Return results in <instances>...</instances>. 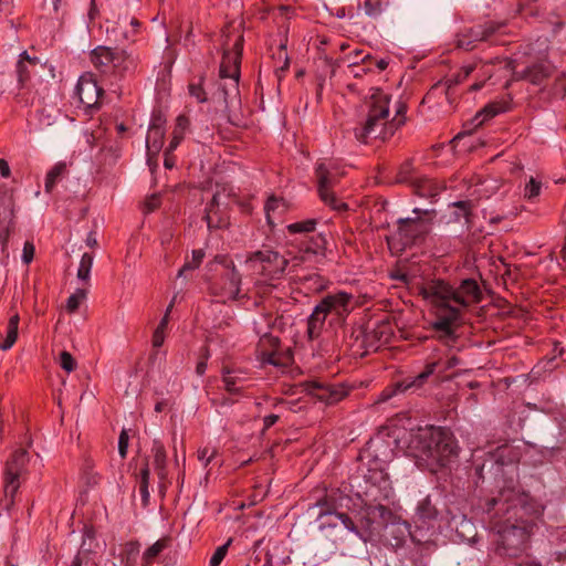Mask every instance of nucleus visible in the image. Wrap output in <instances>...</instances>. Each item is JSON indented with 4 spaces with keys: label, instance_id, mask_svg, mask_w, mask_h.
Listing matches in <instances>:
<instances>
[{
    "label": "nucleus",
    "instance_id": "nucleus-1",
    "mask_svg": "<svg viewBox=\"0 0 566 566\" xmlns=\"http://www.w3.org/2000/svg\"><path fill=\"white\" fill-rule=\"evenodd\" d=\"M421 295L437 308V318L432 323L434 336L449 346L455 339L460 323V308L476 303L481 298V290L474 280L462 281L453 290L442 281H432L423 285Z\"/></svg>",
    "mask_w": 566,
    "mask_h": 566
},
{
    "label": "nucleus",
    "instance_id": "nucleus-32",
    "mask_svg": "<svg viewBox=\"0 0 566 566\" xmlns=\"http://www.w3.org/2000/svg\"><path fill=\"white\" fill-rule=\"evenodd\" d=\"M86 290L77 289L73 294H71L66 301V310L70 313H74L80 304L86 298Z\"/></svg>",
    "mask_w": 566,
    "mask_h": 566
},
{
    "label": "nucleus",
    "instance_id": "nucleus-45",
    "mask_svg": "<svg viewBox=\"0 0 566 566\" xmlns=\"http://www.w3.org/2000/svg\"><path fill=\"white\" fill-rule=\"evenodd\" d=\"M202 258H203L202 251H200V250L193 251L192 252V263L191 264L186 263L184 269L179 270V276L181 275V272L184 270H190V269L197 268L199 265V263L201 262Z\"/></svg>",
    "mask_w": 566,
    "mask_h": 566
},
{
    "label": "nucleus",
    "instance_id": "nucleus-64",
    "mask_svg": "<svg viewBox=\"0 0 566 566\" xmlns=\"http://www.w3.org/2000/svg\"><path fill=\"white\" fill-rule=\"evenodd\" d=\"M171 70H172V61H169V63H168V72H169V74L171 73Z\"/></svg>",
    "mask_w": 566,
    "mask_h": 566
},
{
    "label": "nucleus",
    "instance_id": "nucleus-9",
    "mask_svg": "<svg viewBox=\"0 0 566 566\" xmlns=\"http://www.w3.org/2000/svg\"><path fill=\"white\" fill-rule=\"evenodd\" d=\"M29 454L25 450H17L7 461L3 475V493L6 509H10L14 502V495L20 488V479L28 472Z\"/></svg>",
    "mask_w": 566,
    "mask_h": 566
},
{
    "label": "nucleus",
    "instance_id": "nucleus-16",
    "mask_svg": "<svg viewBox=\"0 0 566 566\" xmlns=\"http://www.w3.org/2000/svg\"><path fill=\"white\" fill-rule=\"evenodd\" d=\"M13 218V200L9 190L0 191V240L4 244Z\"/></svg>",
    "mask_w": 566,
    "mask_h": 566
},
{
    "label": "nucleus",
    "instance_id": "nucleus-29",
    "mask_svg": "<svg viewBox=\"0 0 566 566\" xmlns=\"http://www.w3.org/2000/svg\"><path fill=\"white\" fill-rule=\"evenodd\" d=\"M270 364L285 373L293 364V356H262L261 365Z\"/></svg>",
    "mask_w": 566,
    "mask_h": 566
},
{
    "label": "nucleus",
    "instance_id": "nucleus-51",
    "mask_svg": "<svg viewBox=\"0 0 566 566\" xmlns=\"http://www.w3.org/2000/svg\"><path fill=\"white\" fill-rule=\"evenodd\" d=\"M543 366V368H548V369H552L554 367L553 365V358H548V359H541L537 364V366L533 369L534 374H539V371L535 370V369H538Z\"/></svg>",
    "mask_w": 566,
    "mask_h": 566
},
{
    "label": "nucleus",
    "instance_id": "nucleus-23",
    "mask_svg": "<svg viewBox=\"0 0 566 566\" xmlns=\"http://www.w3.org/2000/svg\"><path fill=\"white\" fill-rule=\"evenodd\" d=\"M39 64V60L36 57H30L27 52H22L20 54V60L18 61L17 72H18V81L21 85L29 78V67H34Z\"/></svg>",
    "mask_w": 566,
    "mask_h": 566
},
{
    "label": "nucleus",
    "instance_id": "nucleus-39",
    "mask_svg": "<svg viewBox=\"0 0 566 566\" xmlns=\"http://www.w3.org/2000/svg\"><path fill=\"white\" fill-rule=\"evenodd\" d=\"M154 458H155V464L158 470V474L160 478L164 476V465H165V451L161 447H155L154 449Z\"/></svg>",
    "mask_w": 566,
    "mask_h": 566
},
{
    "label": "nucleus",
    "instance_id": "nucleus-52",
    "mask_svg": "<svg viewBox=\"0 0 566 566\" xmlns=\"http://www.w3.org/2000/svg\"><path fill=\"white\" fill-rule=\"evenodd\" d=\"M475 70V65L473 64H469V65H464L462 67V74H459V80L458 81H462L464 80L465 77H468L473 71Z\"/></svg>",
    "mask_w": 566,
    "mask_h": 566
},
{
    "label": "nucleus",
    "instance_id": "nucleus-55",
    "mask_svg": "<svg viewBox=\"0 0 566 566\" xmlns=\"http://www.w3.org/2000/svg\"><path fill=\"white\" fill-rule=\"evenodd\" d=\"M279 419V416L276 415H269L264 418V427L270 428L272 427Z\"/></svg>",
    "mask_w": 566,
    "mask_h": 566
},
{
    "label": "nucleus",
    "instance_id": "nucleus-19",
    "mask_svg": "<svg viewBox=\"0 0 566 566\" xmlns=\"http://www.w3.org/2000/svg\"><path fill=\"white\" fill-rule=\"evenodd\" d=\"M113 51L106 46H98L91 52V62L102 73L112 71Z\"/></svg>",
    "mask_w": 566,
    "mask_h": 566
},
{
    "label": "nucleus",
    "instance_id": "nucleus-30",
    "mask_svg": "<svg viewBox=\"0 0 566 566\" xmlns=\"http://www.w3.org/2000/svg\"><path fill=\"white\" fill-rule=\"evenodd\" d=\"M93 265V255L88 253H84L81 258L78 270H77V279L87 282L90 280V273Z\"/></svg>",
    "mask_w": 566,
    "mask_h": 566
},
{
    "label": "nucleus",
    "instance_id": "nucleus-47",
    "mask_svg": "<svg viewBox=\"0 0 566 566\" xmlns=\"http://www.w3.org/2000/svg\"><path fill=\"white\" fill-rule=\"evenodd\" d=\"M164 340H165V333L155 331L153 334V339H151L153 347L154 348L160 347L164 344Z\"/></svg>",
    "mask_w": 566,
    "mask_h": 566
},
{
    "label": "nucleus",
    "instance_id": "nucleus-7",
    "mask_svg": "<svg viewBox=\"0 0 566 566\" xmlns=\"http://www.w3.org/2000/svg\"><path fill=\"white\" fill-rule=\"evenodd\" d=\"M242 42V35L238 34L233 41L228 36L223 43L226 50L220 66V77L223 81H228V83H224L222 86L224 101H227L229 95L237 94L238 92Z\"/></svg>",
    "mask_w": 566,
    "mask_h": 566
},
{
    "label": "nucleus",
    "instance_id": "nucleus-41",
    "mask_svg": "<svg viewBox=\"0 0 566 566\" xmlns=\"http://www.w3.org/2000/svg\"><path fill=\"white\" fill-rule=\"evenodd\" d=\"M189 94L195 97L198 102H205L207 99L206 92L201 87V81L198 83H191L189 85Z\"/></svg>",
    "mask_w": 566,
    "mask_h": 566
},
{
    "label": "nucleus",
    "instance_id": "nucleus-53",
    "mask_svg": "<svg viewBox=\"0 0 566 566\" xmlns=\"http://www.w3.org/2000/svg\"><path fill=\"white\" fill-rule=\"evenodd\" d=\"M0 174L4 178L10 176V168L4 159H0Z\"/></svg>",
    "mask_w": 566,
    "mask_h": 566
},
{
    "label": "nucleus",
    "instance_id": "nucleus-4",
    "mask_svg": "<svg viewBox=\"0 0 566 566\" xmlns=\"http://www.w3.org/2000/svg\"><path fill=\"white\" fill-rule=\"evenodd\" d=\"M367 452L371 459L364 474V480L367 484L365 494L375 501L389 499L392 494V486L386 472V465L394 458L390 442L376 438L369 442Z\"/></svg>",
    "mask_w": 566,
    "mask_h": 566
},
{
    "label": "nucleus",
    "instance_id": "nucleus-11",
    "mask_svg": "<svg viewBox=\"0 0 566 566\" xmlns=\"http://www.w3.org/2000/svg\"><path fill=\"white\" fill-rule=\"evenodd\" d=\"M438 364L431 363L428 364L421 373H419L415 377H408L401 381H398L391 386L386 387L375 400V403H382L391 399L398 394L405 392L409 389L420 388L427 378L433 374L434 368Z\"/></svg>",
    "mask_w": 566,
    "mask_h": 566
},
{
    "label": "nucleus",
    "instance_id": "nucleus-12",
    "mask_svg": "<svg viewBox=\"0 0 566 566\" xmlns=\"http://www.w3.org/2000/svg\"><path fill=\"white\" fill-rule=\"evenodd\" d=\"M316 175L318 178V192L321 199L334 210L346 209V203L338 200L331 191V186L335 181V175L332 165L325 161L318 163L316 166Z\"/></svg>",
    "mask_w": 566,
    "mask_h": 566
},
{
    "label": "nucleus",
    "instance_id": "nucleus-48",
    "mask_svg": "<svg viewBox=\"0 0 566 566\" xmlns=\"http://www.w3.org/2000/svg\"><path fill=\"white\" fill-rule=\"evenodd\" d=\"M214 454H216V450H210L208 448H205L203 450L199 451V459L206 460V464H208L212 460Z\"/></svg>",
    "mask_w": 566,
    "mask_h": 566
},
{
    "label": "nucleus",
    "instance_id": "nucleus-58",
    "mask_svg": "<svg viewBox=\"0 0 566 566\" xmlns=\"http://www.w3.org/2000/svg\"><path fill=\"white\" fill-rule=\"evenodd\" d=\"M557 87L566 94V75L560 76L556 83Z\"/></svg>",
    "mask_w": 566,
    "mask_h": 566
},
{
    "label": "nucleus",
    "instance_id": "nucleus-35",
    "mask_svg": "<svg viewBox=\"0 0 566 566\" xmlns=\"http://www.w3.org/2000/svg\"><path fill=\"white\" fill-rule=\"evenodd\" d=\"M542 184L535 178L531 177L530 181L525 185L524 188V198L532 200L539 196Z\"/></svg>",
    "mask_w": 566,
    "mask_h": 566
},
{
    "label": "nucleus",
    "instance_id": "nucleus-33",
    "mask_svg": "<svg viewBox=\"0 0 566 566\" xmlns=\"http://www.w3.org/2000/svg\"><path fill=\"white\" fill-rule=\"evenodd\" d=\"M499 112H500V109L493 104L485 106L473 118L474 126L475 127L481 126L488 118L495 116Z\"/></svg>",
    "mask_w": 566,
    "mask_h": 566
},
{
    "label": "nucleus",
    "instance_id": "nucleus-60",
    "mask_svg": "<svg viewBox=\"0 0 566 566\" xmlns=\"http://www.w3.org/2000/svg\"><path fill=\"white\" fill-rule=\"evenodd\" d=\"M206 367H207V364L205 361L198 363V365H197V373L199 375H202L205 373V370H206Z\"/></svg>",
    "mask_w": 566,
    "mask_h": 566
},
{
    "label": "nucleus",
    "instance_id": "nucleus-10",
    "mask_svg": "<svg viewBox=\"0 0 566 566\" xmlns=\"http://www.w3.org/2000/svg\"><path fill=\"white\" fill-rule=\"evenodd\" d=\"M415 217H408L398 221V228L395 233L387 238L389 249L394 252L403 250L411 244L418 237L428 230V224L421 219V210L413 209Z\"/></svg>",
    "mask_w": 566,
    "mask_h": 566
},
{
    "label": "nucleus",
    "instance_id": "nucleus-20",
    "mask_svg": "<svg viewBox=\"0 0 566 566\" xmlns=\"http://www.w3.org/2000/svg\"><path fill=\"white\" fill-rule=\"evenodd\" d=\"M410 184L420 197L433 198L442 189L439 184L426 177H412Z\"/></svg>",
    "mask_w": 566,
    "mask_h": 566
},
{
    "label": "nucleus",
    "instance_id": "nucleus-46",
    "mask_svg": "<svg viewBox=\"0 0 566 566\" xmlns=\"http://www.w3.org/2000/svg\"><path fill=\"white\" fill-rule=\"evenodd\" d=\"M72 566H97L93 560H91V558L88 557V555L86 554H78L73 563H72Z\"/></svg>",
    "mask_w": 566,
    "mask_h": 566
},
{
    "label": "nucleus",
    "instance_id": "nucleus-56",
    "mask_svg": "<svg viewBox=\"0 0 566 566\" xmlns=\"http://www.w3.org/2000/svg\"><path fill=\"white\" fill-rule=\"evenodd\" d=\"M86 244L91 248H95L97 245V239L93 232L87 234Z\"/></svg>",
    "mask_w": 566,
    "mask_h": 566
},
{
    "label": "nucleus",
    "instance_id": "nucleus-43",
    "mask_svg": "<svg viewBox=\"0 0 566 566\" xmlns=\"http://www.w3.org/2000/svg\"><path fill=\"white\" fill-rule=\"evenodd\" d=\"M174 302H175V296L170 301L164 317L161 318V321L159 322V324H158V326L156 327L155 331H159V332H164V333L166 332V328H167L168 323H169V316H170V313H171V311L174 308Z\"/></svg>",
    "mask_w": 566,
    "mask_h": 566
},
{
    "label": "nucleus",
    "instance_id": "nucleus-13",
    "mask_svg": "<svg viewBox=\"0 0 566 566\" xmlns=\"http://www.w3.org/2000/svg\"><path fill=\"white\" fill-rule=\"evenodd\" d=\"M321 511L318 513L319 528H333L342 525L345 530L358 534L353 520L345 513H337L327 502L318 503Z\"/></svg>",
    "mask_w": 566,
    "mask_h": 566
},
{
    "label": "nucleus",
    "instance_id": "nucleus-17",
    "mask_svg": "<svg viewBox=\"0 0 566 566\" xmlns=\"http://www.w3.org/2000/svg\"><path fill=\"white\" fill-rule=\"evenodd\" d=\"M494 32L492 25L475 27L458 36V46L464 50H471L476 46L479 42L486 40Z\"/></svg>",
    "mask_w": 566,
    "mask_h": 566
},
{
    "label": "nucleus",
    "instance_id": "nucleus-26",
    "mask_svg": "<svg viewBox=\"0 0 566 566\" xmlns=\"http://www.w3.org/2000/svg\"><path fill=\"white\" fill-rule=\"evenodd\" d=\"M112 71H128L134 64L135 60L124 50L113 51Z\"/></svg>",
    "mask_w": 566,
    "mask_h": 566
},
{
    "label": "nucleus",
    "instance_id": "nucleus-22",
    "mask_svg": "<svg viewBox=\"0 0 566 566\" xmlns=\"http://www.w3.org/2000/svg\"><path fill=\"white\" fill-rule=\"evenodd\" d=\"M450 208L448 222L454 221L461 223L463 227H468L470 222L471 203L469 201H457L453 202Z\"/></svg>",
    "mask_w": 566,
    "mask_h": 566
},
{
    "label": "nucleus",
    "instance_id": "nucleus-3",
    "mask_svg": "<svg viewBox=\"0 0 566 566\" xmlns=\"http://www.w3.org/2000/svg\"><path fill=\"white\" fill-rule=\"evenodd\" d=\"M415 458L430 470L446 467L458 454L453 436L441 428L420 430L411 441Z\"/></svg>",
    "mask_w": 566,
    "mask_h": 566
},
{
    "label": "nucleus",
    "instance_id": "nucleus-5",
    "mask_svg": "<svg viewBox=\"0 0 566 566\" xmlns=\"http://www.w3.org/2000/svg\"><path fill=\"white\" fill-rule=\"evenodd\" d=\"M325 243V238L323 235H318L314 239L313 247L300 249L298 254H292V252H289V259L269 249L256 251L244 261V272L247 274L264 272L283 273L290 262L293 263V266H296L303 262L311 261L321 253Z\"/></svg>",
    "mask_w": 566,
    "mask_h": 566
},
{
    "label": "nucleus",
    "instance_id": "nucleus-28",
    "mask_svg": "<svg viewBox=\"0 0 566 566\" xmlns=\"http://www.w3.org/2000/svg\"><path fill=\"white\" fill-rule=\"evenodd\" d=\"M66 166L63 163H59L52 167L45 178V191L51 192L55 182L64 175Z\"/></svg>",
    "mask_w": 566,
    "mask_h": 566
},
{
    "label": "nucleus",
    "instance_id": "nucleus-15",
    "mask_svg": "<svg viewBox=\"0 0 566 566\" xmlns=\"http://www.w3.org/2000/svg\"><path fill=\"white\" fill-rule=\"evenodd\" d=\"M308 390L318 400L327 405H334L348 395L347 389L342 385H322L316 381L310 385Z\"/></svg>",
    "mask_w": 566,
    "mask_h": 566
},
{
    "label": "nucleus",
    "instance_id": "nucleus-63",
    "mask_svg": "<svg viewBox=\"0 0 566 566\" xmlns=\"http://www.w3.org/2000/svg\"><path fill=\"white\" fill-rule=\"evenodd\" d=\"M130 24L135 28L139 27V22L136 19H130Z\"/></svg>",
    "mask_w": 566,
    "mask_h": 566
},
{
    "label": "nucleus",
    "instance_id": "nucleus-21",
    "mask_svg": "<svg viewBox=\"0 0 566 566\" xmlns=\"http://www.w3.org/2000/svg\"><path fill=\"white\" fill-rule=\"evenodd\" d=\"M226 197L227 195L224 189L223 192L218 191L213 195L211 205L206 212V220L209 228H221L227 226V222L221 223L220 221L216 220L218 217V208L224 203L222 199Z\"/></svg>",
    "mask_w": 566,
    "mask_h": 566
},
{
    "label": "nucleus",
    "instance_id": "nucleus-37",
    "mask_svg": "<svg viewBox=\"0 0 566 566\" xmlns=\"http://www.w3.org/2000/svg\"><path fill=\"white\" fill-rule=\"evenodd\" d=\"M231 543V539H229L226 544L219 546L213 555L210 558L209 565L210 566H219L221 562L223 560L224 556L227 555L228 547Z\"/></svg>",
    "mask_w": 566,
    "mask_h": 566
},
{
    "label": "nucleus",
    "instance_id": "nucleus-40",
    "mask_svg": "<svg viewBox=\"0 0 566 566\" xmlns=\"http://www.w3.org/2000/svg\"><path fill=\"white\" fill-rule=\"evenodd\" d=\"M128 442H129L128 431L126 429H123L120 431L119 438H118V453L122 459H125L127 455Z\"/></svg>",
    "mask_w": 566,
    "mask_h": 566
},
{
    "label": "nucleus",
    "instance_id": "nucleus-6",
    "mask_svg": "<svg viewBox=\"0 0 566 566\" xmlns=\"http://www.w3.org/2000/svg\"><path fill=\"white\" fill-rule=\"evenodd\" d=\"M353 296L345 292L325 296L314 308L308 318V334L316 336L328 316L337 324H340L352 311L350 302Z\"/></svg>",
    "mask_w": 566,
    "mask_h": 566
},
{
    "label": "nucleus",
    "instance_id": "nucleus-44",
    "mask_svg": "<svg viewBox=\"0 0 566 566\" xmlns=\"http://www.w3.org/2000/svg\"><path fill=\"white\" fill-rule=\"evenodd\" d=\"M34 252H35V249H34L33 243L25 242L23 245V251H22V261L25 264H29L33 260Z\"/></svg>",
    "mask_w": 566,
    "mask_h": 566
},
{
    "label": "nucleus",
    "instance_id": "nucleus-50",
    "mask_svg": "<svg viewBox=\"0 0 566 566\" xmlns=\"http://www.w3.org/2000/svg\"><path fill=\"white\" fill-rule=\"evenodd\" d=\"M223 381H224L226 389L228 391H230V392L237 391L235 379L232 376H230V375L224 376Z\"/></svg>",
    "mask_w": 566,
    "mask_h": 566
},
{
    "label": "nucleus",
    "instance_id": "nucleus-54",
    "mask_svg": "<svg viewBox=\"0 0 566 566\" xmlns=\"http://www.w3.org/2000/svg\"><path fill=\"white\" fill-rule=\"evenodd\" d=\"M365 11L368 15H376L379 12L378 7H373L369 0L365 2Z\"/></svg>",
    "mask_w": 566,
    "mask_h": 566
},
{
    "label": "nucleus",
    "instance_id": "nucleus-24",
    "mask_svg": "<svg viewBox=\"0 0 566 566\" xmlns=\"http://www.w3.org/2000/svg\"><path fill=\"white\" fill-rule=\"evenodd\" d=\"M18 325L19 315L15 314L9 319L7 335L2 342H0V350L6 352L12 347L18 337Z\"/></svg>",
    "mask_w": 566,
    "mask_h": 566
},
{
    "label": "nucleus",
    "instance_id": "nucleus-61",
    "mask_svg": "<svg viewBox=\"0 0 566 566\" xmlns=\"http://www.w3.org/2000/svg\"><path fill=\"white\" fill-rule=\"evenodd\" d=\"M387 65H388V63H387V61H385V60H379V61L377 62V66H378L380 70H385V69L387 67Z\"/></svg>",
    "mask_w": 566,
    "mask_h": 566
},
{
    "label": "nucleus",
    "instance_id": "nucleus-2",
    "mask_svg": "<svg viewBox=\"0 0 566 566\" xmlns=\"http://www.w3.org/2000/svg\"><path fill=\"white\" fill-rule=\"evenodd\" d=\"M367 116L365 122L355 128V136L361 143H368L369 139L385 140L401 126L405 122V106L396 101L394 112H391L390 95L378 88L370 90L366 97Z\"/></svg>",
    "mask_w": 566,
    "mask_h": 566
},
{
    "label": "nucleus",
    "instance_id": "nucleus-25",
    "mask_svg": "<svg viewBox=\"0 0 566 566\" xmlns=\"http://www.w3.org/2000/svg\"><path fill=\"white\" fill-rule=\"evenodd\" d=\"M170 544L169 538H160L146 549L143 555V566H150L153 560Z\"/></svg>",
    "mask_w": 566,
    "mask_h": 566
},
{
    "label": "nucleus",
    "instance_id": "nucleus-31",
    "mask_svg": "<svg viewBox=\"0 0 566 566\" xmlns=\"http://www.w3.org/2000/svg\"><path fill=\"white\" fill-rule=\"evenodd\" d=\"M316 220L307 219L304 221H297L287 226L290 233H307L315 230Z\"/></svg>",
    "mask_w": 566,
    "mask_h": 566
},
{
    "label": "nucleus",
    "instance_id": "nucleus-59",
    "mask_svg": "<svg viewBox=\"0 0 566 566\" xmlns=\"http://www.w3.org/2000/svg\"><path fill=\"white\" fill-rule=\"evenodd\" d=\"M501 64H502V69L506 72H512L514 69L513 63L511 61L504 60V61H501Z\"/></svg>",
    "mask_w": 566,
    "mask_h": 566
},
{
    "label": "nucleus",
    "instance_id": "nucleus-18",
    "mask_svg": "<svg viewBox=\"0 0 566 566\" xmlns=\"http://www.w3.org/2000/svg\"><path fill=\"white\" fill-rule=\"evenodd\" d=\"M553 71L554 66L549 62H539L527 67L520 77L537 85L551 76Z\"/></svg>",
    "mask_w": 566,
    "mask_h": 566
},
{
    "label": "nucleus",
    "instance_id": "nucleus-57",
    "mask_svg": "<svg viewBox=\"0 0 566 566\" xmlns=\"http://www.w3.org/2000/svg\"><path fill=\"white\" fill-rule=\"evenodd\" d=\"M168 407V402L166 400L157 401L155 405V411L161 412Z\"/></svg>",
    "mask_w": 566,
    "mask_h": 566
},
{
    "label": "nucleus",
    "instance_id": "nucleus-34",
    "mask_svg": "<svg viewBox=\"0 0 566 566\" xmlns=\"http://www.w3.org/2000/svg\"><path fill=\"white\" fill-rule=\"evenodd\" d=\"M229 280H230L229 286L226 290L224 295L227 298H235L240 292V275H239V273H237L235 270H232Z\"/></svg>",
    "mask_w": 566,
    "mask_h": 566
},
{
    "label": "nucleus",
    "instance_id": "nucleus-49",
    "mask_svg": "<svg viewBox=\"0 0 566 566\" xmlns=\"http://www.w3.org/2000/svg\"><path fill=\"white\" fill-rule=\"evenodd\" d=\"M159 205V199L157 196H151L145 202V208L148 212L154 211Z\"/></svg>",
    "mask_w": 566,
    "mask_h": 566
},
{
    "label": "nucleus",
    "instance_id": "nucleus-42",
    "mask_svg": "<svg viewBox=\"0 0 566 566\" xmlns=\"http://www.w3.org/2000/svg\"><path fill=\"white\" fill-rule=\"evenodd\" d=\"M140 545L135 542L127 543L125 546V553L127 556V562H135L136 557L139 554Z\"/></svg>",
    "mask_w": 566,
    "mask_h": 566
},
{
    "label": "nucleus",
    "instance_id": "nucleus-27",
    "mask_svg": "<svg viewBox=\"0 0 566 566\" xmlns=\"http://www.w3.org/2000/svg\"><path fill=\"white\" fill-rule=\"evenodd\" d=\"M148 483H149V468L148 465H145V468L142 469L139 481H138V490L140 495V501L143 507H146L149 503V491H148Z\"/></svg>",
    "mask_w": 566,
    "mask_h": 566
},
{
    "label": "nucleus",
    "instance_id": "nucleus-38",
    "mask_svg": "<svg viewBox=\"0 0 566 566\" xmlns=\"http://www.w3.org/2000/svg\"><path fill=\"white\" fill-rule=\"evenodd\" d=\"M55 363L66 373H71L77 367L74 356H55Z\"/></svg>",
    "mask_w": 566,
    "mask_h": 566
},
{
    "label": "nucleus",
    "instance_id": "nucleus-62",
    "mask_svg": "<svg viewBox=\"0 0 566 566\" xmlns=\"http://www.w3.org/2000/svg\"><path fill=\"white\" fill-rule=\"evenodd\" d=\"M165 166L168 167V168H172L174 167V161L170 160V158H166Z\"/></svg>",
    "mask_w": 566,
    "mask_h": 566
},
{
    "label": "nucleus",
    "instance_id": "nucleus-8",
    "mask_svg": "<svg viewBox=\"0 0 566 566\" xmlns=\"http://www.w3.org/2000/svg\"><path fill=\"white\" fill-rule=\"evenodd\" d=\"M524 521L495 523L494 528L500 536L501 546L506 555L516 556L527 547L530 530Z\"/></svg>",
    "mask_w": 566,
    "mask_h": 566
},
{
    "label": "nucleus",
    "instance_id": "nucleus-14",
    "mask_svg": "<svg viewBox=\"0 0 566 566\" xmlns=\"http://www.w3.org/2000/svg\"><path fill=\"white\" fill-rule=\"evenodd\" d=\"M76 92L85 107L96 106L102 95V88L97 85L95 77L91 73H85L80 77Z\"/></svg>",
    "mask_w": 566,
    "mask_h": 566
},
{
    "label": "nucleus",
    "instance_id": "nucleus-36",
    "mask_svg": "<svg viewBox=\"0 0 566 566\" xmlns=\"http://www.w3.org/2000/svg\"><path fill=\"white\" fill-rule=\"evenodd\" d=\"M283 208H284V205L281 199L275 198V197L269 198V200L264 207L269 223L272 222V214H274L279 210H283Z\"/></svg>",
    "mask_w": 566,
    "mask_h": 566
}]
</instances>
